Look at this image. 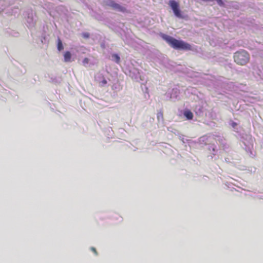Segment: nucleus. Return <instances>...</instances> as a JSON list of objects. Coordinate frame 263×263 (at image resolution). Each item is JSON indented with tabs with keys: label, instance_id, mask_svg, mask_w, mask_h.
Segmentation results:
<instances>
[{
	"label": "nucleus",
	"instance_id": "obj_2",
	"mask_svg": "<svg viewBox=\"0 0 263 263\" xmlns=\"http://www.w3.org/2000/svg\"><path fill=\"white\" fill-rule=\"evenodd\" d=\"M234 61L239 65H244L248 63L250 60L249 54L245 50L237 51L234 55Z\"/></svg>",
	"mask_w": 263,
	"mask_h": 263
},
{
	"label": "nucleus",
	"instance_id": "obj_13",
	"mask_svg": "<svg viewBox=\"0 0 263 263\" xmlns=\"http://www.w3.org/2000/svg\"><path fill=\"white\" fill-rule=\"evenodd\" d=\"M91 250L96 254V255H97L98 254V253H97V251L96 250V249L94 248V247H91Z\"/></svg>",
	"mask_w": 263,
	"mask_h": 263
},
{
	"label": "nucleus",
	"instance_id": "obj_4",
	"mask_svg": "<svg viewBox=\"0 0 263 263\" xmlns=\"http://www.w3.org/2000/svg\"><path fill=\"white\" fill-rule=\"evenodd\" d=\"M71 55L69 51H66L64 54V62H69L71 60Z\"/></svg>",
	"mask_w": 263,
	"mask_h": 263
},
{
	"label": "nucleus",
	"instance_id": "obj_8",
	"mask_svg": "<svg viewBox=\"0 0 263 263\" xmlns=\"http://www.w3.org/2000/svg\"><path fill=\"white\" fill-rule=\"evenodd\" d=\"M112 58H114V59H115V60L116 61V62L117 63H120V58L119 57V56L117 54H113L112 55Z\"/></svg>",
	"mask_w": 263,
	"mask_h": 263
},
{
	"label": "nucleus",
	"instance_id": "obj_9",
	"mask_svg": "<svg viewBox=\"0 0 263 263\" xmlns=\"http://www.w3.org/2000/svg\"><path fill=\"white\" fill-rule=\"evenodd\" d=\"M107 84V81L106 80V79L103 77V80L101 82H100V86H104L105 85H106Z\"/></svg>",
	"mask_w": 263,
	"mask_h": 263
},
{
	"label": "nucleus",
	"instance_id": "obj_6",
	"mask_svg": "<svg viewBox=\"0 0 263 263\" xmlns=\"http://www.w3.org/2000/svg\"><path fill=\"white\" fill-rule=\"evenodd\" d=\"M108 5L113 8L115 9H118L120 5L116 3L115 2L112 1H110L109 2V3L108 4Z\"/></svg>",
	"mask_w": 263,
	"mask_h": 263
},
{
	"label": "nucleus",
	"instance_id": "obj_12",
	"mask_svg": "<svg viewBox=\"0 0 263 263\" xmlns=\"http://www.w3.org/2000/svg\"><path fill=\"white\" fill-rule=\"evenodd\" d=\"M83 37L84 38H88L89 37V34L87 32H85L82 34Z\"/></svg>",
	"mask_w": 263,
	"mask_h": 263
},
{
	"label": "nucleus",
	"instance_id": "obj_14",
	"mask_svg": "<svg viewBox=\"0 0 263 263\" xmlns=\"http://www.w3.org/2000/svg\"><path fill=\"white\" fill-rule=\"evenodd\" d=\"M157 118L159 119L160 118H163V114L162 112H160L158 114Z\"/></svg>",
	"mask_w": 263,
	"mask_h": 263
},
{
	"label": "nucleus",
	"instance_id": "obj_3",
	"mask_svg": "<svg viewBox=\"0 0 263 263\" xmlns=\"http://www.w3.org/2000/svg\"><path fill=\"white\" fill-rule=\"evenodd\" d=\"M169 5L172 9L175 15L179 18H181V11L179 8V4L174 0H171L169 2Z\"/></svg>",
	"mask_w": 263,
	"mask_h": 263
},
{
	"label": "nucleus",
	"instance_id": "obj_1",
	"mask_svg": "<svg viewBox=\"0 0 263 263\" xmlns=\"http://www.w3.org/2000/svg\"><path fill=\"white\" fill-rule=\"evenodd\" d=\"M162 38L165 40L172 47L176 49H182L191 50L192 47L190 44L181 40H178L167 34H162Z\"/></svg>",
	"mask_w": 263,
	"mask_h": 263
},
{
	"label": "nucleus",
	"instance_id": "obj_7",
	"mask_svg": "<svg viewBox=\"0 0 263 263\" xmlns=\"http://www.w3.org/2000/svg\"><path fill=\"white\" fill-rule=\"evenodd\" d=\"M57 48L59 51H61L63 49V46L61 40L59 38L58 40Z\"/></svg>",
	"mask_w": 263,
	"mask_h": 263
},
{
	"label": "nucleus",
	"instance_id": "obj_11",
	"mask_svg": "<svg viewBox=\"0 0 263 263\" xmlns=\"http://www.w3.org/2000/svg\"><path fill=\"white\" fill-rule=\"evenodd\" d=\"M89 62V60L87 58H85L83 60V64L85 66L86 64H87Z\"/></svg>",
	"mask_w": 263,
	"mask_h": 263
},
{
	"label": "nucleus",
	"instance_id": "obj_5",
	"mask_svg": "<svg viewBox=\"0 0 263 263\" xmlns=\"http://www.w3.org/2000/svg\"><path fill=\"white\" fill-rule=\"evenodd\" d=\"M184 115L189 120H191L193 118V114L190 110L185 111L184 113Z\"/></svg>",
	"mask_w": 263,
	"mask_h": 263
},
{
	"label": "nucleus",
	"instance_id": "obj_10",
	"mask_svg": "<svg viewBox=\"0 0 263 263\" xmlns=\"http://www.w3.org/2000/svg\"><path fill=\"white\" fill-rule=\"evenodd\" d=\"M119 11H121V12H126V9L124 7H122L121 6H119V7L118 9Z\"/></svg>",
	"mask_w": 263,
	"mask_h": 263
}]
</instances>
